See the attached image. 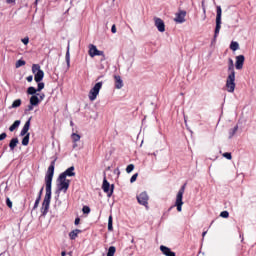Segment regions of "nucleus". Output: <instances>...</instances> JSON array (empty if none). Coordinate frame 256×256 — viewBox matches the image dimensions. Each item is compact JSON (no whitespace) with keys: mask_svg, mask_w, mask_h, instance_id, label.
Returning <instances> with one entry per match:
<instances>
[{"mask_svg":"<svg viewBox=\"0 0 256 256\" xmlns=\"http://www.w3.org/2000/svg\"><path fill=\"white\" fill-rule=\"evenodd\" d=\"M1 187H5V184H2Z\"/></svg>","mask_w":256,"mask_h":256,"instance_id":"obj_47","label":"nucleus"},{"mask_svg":"<svg viewBox=\"0 0 256 256\" xmlns=\"http://www.w3.org/2000/svg\"><path fill=\"white\" fill-rule=\"evenodd\" d=\"M43 89H45V83H39L37 88L30 86L27 89V94L32 95L28 111H33V107H37L45 99V93H41Z\"/></svg>","mask_w":256,"mask_h":256,"instance_id":"obj_2","label":"nucleus"},{"mask_svg":"<svg viewBox=\"0 0 256 256\" xmlns=\"http://www.w3.org/2000/svg\"><path fill=\"white\" fill-rule=\"evenodd\" d=\"M115 251H117V249L115 248V246L109 247L107 256H114V255H115Z\"/></svg>","mask_w":256,"mask_h":256,"instance_id":"obj_28","label":"nucleus"},{"mask_svg":"<svg viewBox=\"0 0 256 256\" xmlns=\"http://www.w3.org/2000/svg\"><path fill=\"white\" fill-rule=\"evenodd\" d=\"M21 41L24 45H29V37L22 38Z\"/></svg>","mask_w":256,"mask_h":256,"instance_id":"obj_38","label":"nucleus"},{"mask_svg":"<svg viewBox=\"0 0 256 256\" xmlns=\"http://www.w3.org/2000/svg\"><path fill=\"white\" fill-rule=\"evenodd\" d=\"M228 73H235V64L231 58L228 59Z\"/></svg>","mask_w":256,"mask_h":256,"instance_id":"obj_22","label":"nucleus"},{"mask_svg":"<svg viewBox=\"0 0 256 256\" xmlns=\"http://www.w3.org/2000/svg\"><path fill=\"white\" fill-rule=\"evenodd\" d=\"M225 87L228 93H235V87H237L235 83V73L228 72Z\"/></svg>","mask_w":256,"mask_h":256,"instance_id":"obj_3","label":"nucleus"},{"mask_svg":"<svg viewBox=\"0 0 256 256\" xmlns=\"http://www.w3.org/2000/svg\"><path fill=\"white\" fill-rule=\"evenodd\" d=\"M4 139H7V134L6 133L0 134V141H3Z\"/></svg>","mask_w":256,"mask_h":256,"instance_id":"obj_39","label":"nucleus"},{"mask_svg":"<svg viewBox=\"0 0 256 256\" xmlns=\"http://www.w3.org/2000/svg\"><path fill=\"white\" fill-rule=\"evenodd\" d=\"M32 73L34 75V80L36 81V83H43L41 81H43V78L45 77V72H43V70H41V66L39 64H33L32 65Z\"/></svg>","mask_w":256,"mask_h":256,"instance_id":"obj_4","label":"nucleus"},{"mask_svg":"<svg viewBox=\"0 0 256 256\" xmlns=\"http://www.w3.org/2000/svg\"><path fill=\"white\" fill-rule=\"evenodd\" d=\"M79 233H81V230H79V229L72 230L69 233V237H70L71 241H75V238L79 237Z\"/></svg>","mask_w":256,"mask_h":256,"instance_id":"obj_20","label":"nucleus"},{"mask_svg":"<svg viewBox=\"0 0 256 256\" xmlns=\"http://www.w3.org/2000/svg\"><path fill=\"white\" fill-rule=\"evenodd\" d=\"M80 222H81V219L76 218L75 221H74V224H75V225H79Z\"/></svg>","mask_w":256,"mask_h":256,"instance_id":"obj_43","label":"nucleus"},{"mask_svg":"<svg viewBox=\"0 0 256 256\" xmlns=\"http://www.w3.org/2000/svg\"><path fill=\"white\" fill-rule=\"evenodd\" d=\"M135 169V165L129 164L126 168V173H131Z\"/></svg>","mask_w":256,"mask_h":256,"instance_id":"obj_33","label":"nucleus"},{"mask_svg":"<svg viewBox=\"0 0 256 256\" xmlns=\"http://www.w3.org/2000/svg\"><path fill=\"white\" fill-rule=\"evenodd\" d=\"M17 107H21V99H17L12 103V109H17Z\"/></svg>","mask_w":256,"mask_h":256,"instance_id":"obj_29","label":"nucleus"},{"mask_svg":"<svg viewBox=\"0 0 256 256\" xmlns=\"http://www.w3.org/2000/svg\"><path fill=\"white\" fill-rule=\"evenodd\" d=\"M231 51H238L239 49V42L232 41L230 44Z\"/></svg>","mask_w":256,"mask_h":256,"instance_id":"obj_25","label":"nucleus"},{"mask_svg":"<svg viewBox=\"0 0 256 256\" xmlns=\"http://www.w3.org/2000/svg\"><path fill=\"white\" fill-rule=\"evenodd\" d=\"M220 217H222L223 219H228L229 218V212L228 211H222L220 213Z\"/></svg>","mask_w":256,"mask_h":256,"instance_id":"obj_32","label":"nucleus"},{"mask_svg":"<svg viewBox=\"0 0 256 256\" xmlns=\"http://www.w3.org/2000/svg\"><path fill=\"white\" fill-rule=\"evenodd\" d=\"M65 255H66L65 251L61 252V256H65Z\"/></svg>","mask_w":256,"mask_h":256,"instance_id":"obj_45","label":"nucleus"},{"mask_svg":"<svg viewBox=\"0 0 256 256\" xmlns=\"http://www.w3.org/2000/svg\"><path fill=\"white\" fill-rule=\"evenodd\" d=\"M83 213H85L86 215H88V213H91V208H89L88 206H84L82 209Z\"/></svg>","mask_w":256,"mask_h":256,"instance_id":"obj_35","label":"nucleus"},{"mask_svg":"<svg viewBox=\"0 0 256 256\" xmlns=\"http://www.w3.org/2000/svg\"><path fill=\"white\" fill-rule=\"evenodd\" d=\"M125 87V82L123 78L119 75H114V88L121 91Z\"/></svg>","mask_w":256,"mask_h":256,"instance_id":"obj_11","label":"nucleus"},{"mask_svg":"<svg viewBox=\"0 0 256 256\" xmlns=\"http://www.w3.org/2000/svg\"><path fill=\"white\" fill-rule=\"evenodd\" d=\"M60 176H63L67 179V177H75V167L71 166L66 171H64Z\"/></svg>","mask_w":256,"mask_h":256,"instance_id":"obj_16","label":"nucleus"},{"mask_svg":"<svg viewBox=\"0 0 256 256\" xmlns=\"http://www.w3.org/2000/svg\"><path fill=\"white\" fill-rule=\"evenodd\" d=\"M154 26L159 33H165V21L159 17H154Z\"/></svg>","mask_w":256,"mask_h":256,"instance_id":"obj_10","label":"nucleus"},{"mask_svg":"<svg viewBox=\"0 0 256 256\" xmlns=\"http://www.w3.org/2000/svg\"><path fill=\"white\" fill-rule=\"evenodd\" d=\"M187 16V11L185 10H179L175 14L174 21L175 23H185V17Z\"/></svg>","mask_w":256,"mask_h":256,"instance_id":"obj_13","label":"nucleus"},{"mask_svg":"<svg viewBox=\"0 0 256 256\" xmlns=\"http://www.w3.org/2000/svg\"><path fill=\"white\" fill-rule=\"evenodd\" d=\"M223 157H225V159H228L229 161H231L233 159V157L231 156V153H229V152L224 153Z\"/></svg>","mask_w":256,"mask_h":256,"instance_id":"obj_34","label":"nucleus"},{"mask_svg":"<svg viewBox=\"0 0 256 256\" xmlns=\"http://www.w3.org/2000/svg\"><path fill=\"white\" fill-rule=\"evenodd\" d=\"M139 176V174H134L131 179H130V183H135L137 181V177Z\"/></svg>","mask_w":256,"mask_h":256,"instance_id":"obj_37","label":"nucleus"},{"mask_svg":"<svg viewBox=\"0 0 256 256\" xmlns=\"http://www.w3.org/2000/svg\"><path fill=\"white\" fill-rule=\"evenodd\" d=\"M137 201L140 205H144V207H147L149 203V195H147V192H142L137 196Z\"/></svg>","mask_w":256,"mask_h":256,"instance_id":"obj_12","label":"nucleus"},{"mask_svg":"<svg viewBox=\"0 0 256 256\" xmlns=\"http://www.w3.org/2000/svg\"><path fill=\"white\" fill-rule=\"evenodd\" d=\"M17 145H19V139L13 138L9 144L11 151H13L15 149V147H17Z\"/></svg>","mask_w":256,"mask_h":256,"instance_id":"obj_23","label":"nucleus"},{"mask_svg":"<svg viewBox=\"0 0 256 256\" xmlns=\"http://www.w3.org/2000/svg\"><path fill=\"white\" fill-rule=\"evenodd\" d=\"M221 15V6H217L215 37H217V35H219V31H221Z\"/></svg>","mask_w":256,"mask_h":256,"instance_id":"obj_8","label":"nucleus"},{"mask_svg":"<svg viewBox=\"0 0 256 256\" xmlns=\"http://www.w3.org/2000/svg\"><path fill=\"white\" fill-rule=\"evenodd\" d=\"M19 125H21V121L16 120V121L9 127V131L13 132L14 130L17 129V127H19Z\"/></svg>","mask_w":256,"mask_h":256,"instance_id":"obj_24","label":"nucleus"},{"mask_svg":"<svg viewBox=\"0 0 256 256\" xmlns=\"http://www.w3.org/2000/svg\"><path fill=\"white\" fill-rule=\"evenodd\" d=\"M71 47L68 45L67 47V51H66V63H67V67L71 66Z\"/></svg>","mask_w":256,"mask_h":256,"instance_id":"obj_21","label":"nucleus"},{"mask_svg":"<svg viewBox=\"0 0 256 256\" xmlns=\"http://www.w3.org/2000/svg\"><path fill=\"white\" fill-rule=\"evenodd\" d=\"M54 173H55V161H52L51 165L49 166V168L47 170V174L45 177L46 194H45L44 201L42 204V209H44V213H47V211H49V205L51 203V183L53 181Z\"/></svg>","mask_w":256,"mask_h":256,"instance_id":"obj_1","label":"nucleus"},{"mask_svg":"<svg viewBox=\"0 0 256 256\" xmlns=\"http://www.w3.org/2000/svg\"><path fill=\"white\" fill-rule=\"evenodd\" d=\"M81 136L79 134L73 133L72 134V140L74 143H77V141H80Z\"/></svg>","mask_w":256,"mask_h":256,"instance_id":"obj_30","label":"nucleus"},{"mask_svg":"<svg viewBox=\"0 0 256 256\" xmlns=\"http://www.w3.org/2000/svg\"><path fill=\"white\" fill-rule=\"evenodd\" d=\"M23 65H25V60H18L16 62L15 67H16V69H19V67H23Z\"/></svg>","mask_w":256,"mask_h":256,"instance_id":"obj_31","label":"nucleus"},{"mask_svg":"<svg viewBox=\"0 0 256 256\" xmlns=\"http://www.w3.org/2000/svg\"><path fill=\"white\" fill-rule=\"evenodd\" d=\"M237 131H239L238 125L231 128L228 132V139H233V137H235V135H237Z\"/></svg>","mask_w":256,"mask_h":256,"instance_id":"obj_19","label":"nucleus"},{"mask_svg":"<svg viewBox=\"0 0 256 256\" xmlns=\"http://www.w3.org/2000/svg\"><path fill=\"white\" fill-rule=\"evenodd\" d=\"M103 87V82H97L89 91L88 98L90 101H95L97 99L101 88Z\"/></svg>","mask_w":256,"mask_h":256,"instance_id":"obj_5","label":"nucleus"},{"mask_svg":"<svg viewBox=\"0 0 256 256\" xmlns=\"http://www.w3.org/2000/svg\"><path fill=\"white\" fill-rule=\"evenodd\" d=\"M6 205H7V207H9V209L13 208V202H11V199L7 198Z\"/></svg>","mask_w":256,"mask_h":256,"instance_id":"obj_36","label":"nucleus"},{"mask_svg":"<svg viewBox=\"0 0 256 256\" xmlns=\"http://www.w3.org/2000/svg\"><path fill=\"white\" fill-rule=\"evenodd\" d=\"M8 5H15V0H6Z\"/></svg>","mask_w":256,"mask_h":256,"instance_id":"obj_41","label":"nucleus"},{"mask_svg":"<svg viewBox=\"0 0 256 256\" xmlns=\"http://www.w3.org/2000/svg\"><path fill=\"white\" fill-rule=\"evenodd\" d=\"M185 193V186H182L176 195L175 207H177V211L181 213L183 211V194Z\"/></svg>","mask_w":256,"mask_h":256,"instance_id":"obj_7","label":"nucleus"},{"mask_svg":"<svg viewBox=\"0 0 256 256\" xmlns=\"http://www.w3.org/2000/svg\"><path fill=\"white\" fill-rule=\"evenodd\" d=\"M40 201H41V196H39L38 199L36 200L34 209H36V207H38Z\"/></svg>","mask_w":256,"mask_h":256,"instance_id":"obj_40","label":"nucleus"},{"mask_svg":"<svg viewBox=\"0 0 256 256\" xmlns=\"http://www.w3.org/2000/svg\"><path fill=\"white\" fill-rule=\"evenodd\" d=\"M102 189H103L104 193H107L108 197H111V195H113V190L115 189V186L109 184L107 179H104Z\"/></svg>","mask_w":256,"mask_h":256,"instance_id":"obj_9","label":"nucleus"},{"mask_svg":"<svg viewBox=\"0 0 256 256\" xmlns=\"http://www.w3.org/2000/svg\"><path fill=\"white\" fill-rule=\"evenodd\" d=\"M70 183H71V180L60 175L57 180L58 191H63V193H67V189H69Z\"/></svg>","mask_w":256,"mask_h":256,"instance_id":"obj_6","label":"nucleus"},{"mask_svg":"<svg viewBox=\"0 0 256 256\" xmlns=\"http://www.w3.org/2000/svg\"><path fill=\"white\" fill-rule=\"evenodd\" d=\"M29 127H31V119H29L24 127L22 128L21 132H20V135L21 137H25V135H27V133H29Z\"/></svg>","mask_w":256,"mask_h":256,"instance_id":"obj_17","label":"nucleus"},{"mask_svg":"<svg viewBox=\"0 0 256 256\" xmlns=\"http://www.w3.org/2000/svg\"><path fill=\"white\" fill-rule=\"evenodd\" d=\"M160 251H162L163 255L175 256V252L171 251V249L167 246H160Z\"/></svg>","mask_w":256,"mask_h":256,"instance_id":"obj_18","label":"nucleus"},{"mask_svg":"<svg viewBox=\"0 0 256 256\" xmlns=\"http://www.w3.org/2000/svg\"><path fill=\"white\" fill-rule=\"evenodd\" d=\"M108 231H113V216L108 218Z\"/></svg>","mask_w":256,"mask_h":256,"instance_id":"obj_27","label":"nucleus"},{"mask_svg":"<svg viewBox=\"0 0 256 256\" xmlns=\"http://www.w3.org/2000/svg\"><path fill=\"white\" fill-rule=\"evenodd\" d=\"M40 193H43V188L41 189Z\"/></svg>","mask_w":256,"mask_h":256,"instance_id":"obj_48","label":"nucleus"},{"mask_svg":"<svg viewBox=\"0 0 256 256\" xmlns=\"http://www.w3.org/2000/svg\"><path fill=\"white\" fill-rule=\"evenodd\" d=\"M26 79H27L28 83H31V81H33V76H28Z\"/></svg>","mask_w":256,"mask_h":256,"instance_id":"obj_44","label":"nucleus"},{"mask_svg":"<svg viewBox=\"0 0 256 256\" xmlns=\"http://www.w3.org/2000/svg\"><path fill=\"white\" fill-rule=\"evenodd\" d=\"M111 31L112 33H117V28L115 27V25L112 26Z\"/></svg>","mask_w":256,"mask_h":256,"instance_id":"obj_42","label":"nucleus"},{"mask_svg":"<svg viewBox=\"0 0 256 256\" xmlns=\"http://www.w3.org/2000/svg\"><path fill=\"white\" fill-rule=\"evenodd\" d=\"M29 137H30V134L27 133V135H25L24 138L22 139V145H24L25 147L29 145Z\"/></svg>","mask_w":256,"mask_h":256,"instance_id":"obj_26","label":"nucleus"},{"mask_svg":"<svg viewBox=\"0 0 256 256\" xmlns=\"http://www.w3.org/2000/svg\"><path fill=\"white\" fill-rule=\"evenodd\" d=\"M244 63H245V56L244 55L236 56L235 67L238 71H241V69H243Z\"/></svg>","mask_w":256,"mask_h":256,"instance_id":"obj_15","label":"nucleus"},{"mask_svg":"<svg viewBox=\"0 0 256 256\" xmlns=\"http://www.w3.org/2000/svg\"><path fill=\"white\" fill-rule=\"evenodd\" d=\"M202 235H203V237H205V235H207V232H203V234H202Z\"/></svg>","mask_w":256,"mask_h":256,"instance_id":"obj_46","label":"nucleus"},{"mask_svg":"<svg viewBox=\"0 0 256 256\" xmlns=\"http://www.w3.org/2000/svg\"><path fill=\"white\" fill-rule=\"evenodd\" d=\"M88 53H89V56L90 57H101V56H103V51H99L98 49H97V46H95V45H93V44H91L90 46H89V51H88Z\"/></svg>","mask_w":256,"mask_h":256,"instance_id":"obj_14","label":"nucleus"}]
</instances>
